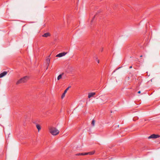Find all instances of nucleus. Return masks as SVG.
Wrapping results in <instances>:
<instances>
[{"instance_id":"ddd939ff","label":"nucleus","mask_w":160,"mask_h":160,"mask_svg":"<svg viewBox=\"0 0 160 160\" xmlns=\"http://www.w3.org/2000/svg\"><path fill=\"white\" fill-rule=\"evenodd\" d=\"M69 87H68V88H66V89L65 90V91H64V93H66L67 92V91L68 90V89H69Z\"/></svg>"},{"instance_id":"dca6fc26","label":"nucleus","mask_w":160,"mask_h":160,"mask_svg":"<svg viewBox=\"0 0 160 160\" xmlns=\"http://www.w3.org/2000/svg\"><path fill=\"white\" fill-rule=\"evenodd\" d=\"M76 156H79V155H82V154H81V153H78L76 154Z\"/></svg>"},{"instance_id":"aec40b11","label":"nucleus","mask_w":160,"mask_h":160,"mask_svg":"<svg viewBox=\"0 0 160 160\" xmlns=\"http://www.w3.org/2000/svg\"><path fill=\"white\" fill-rule=\"evenodd\" d=\"M98 63H99V60L98 61Z\"/></svg>"},{"instance_id":"4468645a","label":"nucleus","mask_w":160,"mask_h":160,"mask_svg":"<svg viewBox=\"0 0 160 160\" xmlns=\"http://www.w3.org/2000/svg\"><path fill=\"white\" fill-rule=\"evenodd\" d=\"M82 155H88V152L81 153Z\"/></svg>"},{"instance_id":"0eeeda50","label":"nucleus","mask_w":160,"mask_h":160,"mask_svg":"<svg viewBox=\"0 0 160 160\" xmlns=\"http://www.w3.org/2000/svg\"><path fill=\"white\" fill-rule=\"evenodd\" d=\"M50 33H49V32H47V33H45L44 34H43L42 35V36L43 37H48L50 36Z\"/></svg>"},{"instance_id":"a211bd4d","label":"nucleus","mask_w":160,"mask_h":160,"mask_svg":"<svg viewBox=\"0 0 160 160\" xmlns=\"http://www.w3.org/2000/svg\"><path fill=\"white\" fill-rule=\"evenodd\" d=\"M140 92H141L140 91H138V93H140Z\"/></svg>"},{"instance_id":"9d476101","label":"nucleus","mask_w":160,"mask_h":160,"mask_svg":"<svg viewBox=\"0 0 160 160\" xmlns=\"http://www.w3.org/2000/svg\"><path fill=\"white\" fill-rule=\"evenodd\" d=\"M94 153H95L94 151H92L91 152H88V155H92Z\"/></svg>"},{"instance_id":"1a4fd4ad","label":"nucleus","mask_w":160,"mask_h":160,"mask_svg":"<svg viewBox=\"0 0 160 160\" xmlns=\"http://www.w3.org/2000/svg\"><path fill=\"white\" fill-rule=\"evenodd\" d=\"M36 127L38 129V132H39L41 130V128L40 125L38 124H37L36 125Z\"/></svg>"},{"instance_id":"f8f14e48","label":"nucleus","mask_w":160,"mask_h":160,"mask_svg":"<svg viewBox=\"0 0 160 160\" xmlns=\"http://www.w3.org/2000/svg\"><path fill=\"white\" fill-rule=\"evenodd\" d=\"M95 121L94 119L92 120V124L93 126H94Z\"/></svg>"},{"instance_id":"6e6552de","label":"nucleus","mask_w":160,"mask_h":160,"mask_svg":"<svg viewBox=\"0 0 160 160\" xmlns=\"http://www.w3.org/2000/svg\"><path fill=\"white\" fill-rule=\"evenodd\" d=\"M50 59L49 57H48L46 59V62L47 63L48 66H49V63L50 62Z\"/></svg>"},{"instance_id":"2eb2a0df","label":"nucleus","mask_w":160,"mask_h":160,"mask_svg":"<svg viewBox=\"0 0 160 160\" xmlns=\"http://www.w3.org/2000/svg\"><path fill=\"white\" fill-rule=\"evenodd\" d=\"M65 94H66V93H64H64L62 94V96H61V98H62H62H63L65 97Z\"/></svg>"},{"instance_id":"412c9836","label":"nucleus","mask_w":160,"mask_h":160,"mask_svg":"<svg viewBox=\"0 0 160 160\" xmlns=\"http://www.w3.org/2000/svg\"><path fill=\"white\" fill-rule=\"evenodd\" d=\"M142 57V55H141V56H140V57Z\"/></svg>"},{"instance_id":"6ab92c4d","label":"nucleus","mask_w":160,"mask_h":160,"mask_svg":"<svg viewBox=\"0 0 160 160\" xmlns=\"http://www.w3.org/2000/svg\"><path fill=\"white\" fill-rule=\"evenodd\" d=\"M132 68V66H130V67H129V68Z\"/></svg>"},{"instance_id":"f257e3e1","label":"nucleus","mask_w":160,"mask_h":160,"mask_svg":"<svg viewBox=\"0 0 160 160\" xmlns=\"http://www.w3.org/2000/svg\"><path fill=\"white\" fill-rule=\"evenodd\" d=\"M49 130L50 133L54 136L57 135L59 132V131L57 128L52 126L50 127Z\"/></svg>"},{"instance_id":"f03ea898","label":"nucleus","mask_w":160,"mask_h":160,"mask_svg":"<svg viewBox=\"0 0 160 160\" xmlns=\"http://www.w3.org/2000/svg\"><path fill=\"white\" fill-rule=\"evenodd\" d=\"M29 78L27 76H25L18 80L16 82L17 84L26 82L28 79Z\"/></svg>"},{"instance_id":"20e7f679","label":"nucleus","mask_w":160,"mask_h":160,"mask_svg":"<svg viewBox=\"0 0 160 160\" xmlns=\"http://www.w3.org/2000/svg\"><path fill=\"white\" fill-rule=\"evenodd\" d=\"M67 53V52H63L61 53H59V54H57L56 55V57H61L65 55Z\"/></svg>"},{"instance_id":"f3484780","label":"nucleus","mask_w":160,"mask_h":160,"mask_svg":"<svg viewBox=\"0 0 160 160\" xmlns=\"http://www.w3.org/2000/svg\"><path fill=\"white\" fill-rule=\"evenodd\" d=\"M95 16L94 17H93V18L92 19V20H91V22H92V21H93V19H94V18H95Z\"/></svg>"},{"instance_id":"7ed1b4c3","label":"nucleus","mask_w":160,"mask_h":160,"mask_svg":"<svg viewBox=\"0 0 160 160\" xmlns=\"http://www.w3.org/2000/svg\"><path fill=\"white\" fill-rule=\"evenodd\" d=\"M160 137V136L158 135H156L155 134H152L148 137V139L151 138H157Z\"/></svg>"},{"instance_id":"9b49d317","label":"nucleus","mask_w":160,"mask_h":160,"mask_svg":"<svg viewBox=\"0 0 160 160\" xmlns=\"http://www.w3.org/2000/svg\"><path fill=\"white\" fill-rule=\"evenodd\" d=\"M62 74H63V73H62V74H61L58 76V78H57V79L58 80H59L62 77Z\"/></svg>"},{"instance_id":"423d86ee","label":"nucleus","mask_w":160,"mask_h":160,"mask_svg":"<svg viewBox=\"0 0 160 160\" xmlns=\"http://www.w3.org/2000/svg\"><path fill=\"white\" fill-rule=\"evenodd\" d=\"M96 94V93L94 92H91L88 94V98H91L94 95H95Z\"/></svg>"},{"instance_id":"39448f33","label":"nucleus","mask_w":160,"mask_h":160,"mask_svg":"<svg viewBox=\"0 0 160 160\" xmlns=\"http://www.w3.org/2000/svg\"><path fill=\"white\" fill-rule=\"evenodd\" d=\"M7 73V72L4 71L0 74V78H2L5 76Z\"/></svg>"}]
</instances>
